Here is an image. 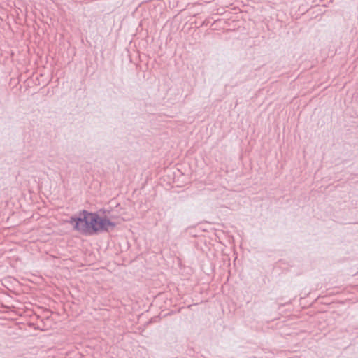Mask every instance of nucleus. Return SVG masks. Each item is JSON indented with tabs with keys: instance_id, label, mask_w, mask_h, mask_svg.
<instances>
[{
	"instance_id": "nucleus-1",
	"label": "nucleus",
	"mask_w": 358,
	"mask_h": 358,
	"mask_svg": "<svg viewBox=\"0 0 358 358\" xmlns=\"http://www.w3.org/2000/svg\"><path fill=\"white\" fill-rule=\"evenodd\" d=\"M96 213L86 210H80L78 214L72 215L68 223L73 225V230L86 236L95 234Z\"/></svg>"
},
{
	"instance_id": "nucleus-2",
	"label": "nucleus",
	"mask_w": 358,
	"mask_h": 358,
	"mask_svg": "<svg viewBox=\"0 0 358 358\" xmlns=\"http://www.w3.org/2000/svg\"><path fill=\"white\" fill-rule=\"evenodd\" d=\"M96 218L95 234H98L100 232H108L116 226L115 222L110 221L107 217H100L96 213Z\"/></svg>"
}]
</instances>
